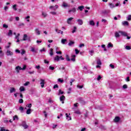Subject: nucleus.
Masks as SVG:
<instances>
[{"label":"nucleus","mask_w":131,"mask_h":131,"mask_svg":"<svg viewBox=\"0 0 131 131\" xmlns=\"http://www.w3.org/2000/svg\"><path fill=\"white\" fill-rule=\"evenodd\" d=\"M79 47V48H82V47H84V44L81 43V44H80Z\"/></svg>","instance_id":"nucleus-64"},{"label":"nucleus","mask_w":131,"mask_h":131,"mask_svg":"<svg viewBox=\"0 0 131 131\" xmlns=\"http://www.w3.org/2000/svg\"><path fill=\"white\" fill-rule=\"evenodd\" d=\"M73 20V17L69 18L67 20L68 24H71V21Z\"/></svg>","instance_id":"nucleus-18"},{"label":"nucleus","mask_w":131,"mask_h":131,"mask_svg":"<svg viewBox=\"0 0 131 131\" xmlns=\"http://www.w3.org/2000/svg\"><path fill=\"white\" fill-rule=\"evenodd\" d=\"M64 94V92L62 91L61 89L59 90L58 94V95H63Z\"/></svg>","instance_id":"nucleus-45"},{"label":"nucleus","mask_w":131,"mask_h":131,"mask_svg":"<svg viewBox=\"0 0 131 131\" xmlns=\"http://www.w3.org/2000/svg\"><path fill=\"white\" fill-rule=\"evenodd\" d=\"M75 53H76V55H78V54H79V50L77 49H76L75 50Z\"/></svg>","instance_id":"nucleus-48"},{"label":"nucleus","mask_w":131,"mask_h":131,"mask_svg":"<svg viewBox=\"0 0 131 131\" xmlns=\"http://www.w3.org/2000/svg\"><path fill=\"white\" fill-rule=\"evenodd\" d=\"M57 81H58V82H60V83H63V82H64V80L61 78H58L57 79Z\"/></svg>","instance_id":"nucleus-39"},{"label":"nucleus","mask_w":131,"mask_h":131,"mask_svg":"<svg viewBox=\"0 0 131 131\" xmlns=\"http://www.w3.org/2000/svg\"><path fill=\"white\" fill-rule=\"evenodd\" d=\"M123 89L124 90H125V89H127V84H124V85H123Z\"/></svg>","instance_id":"nucleus-53"},{"label":"nucleus","mask_w":131,"mask_h":131,"mask_svg":"<svg viewBox=\"0 0 131 131\" xmlns=\"http://www.w3.org/2000/svg\"><path fill=\"white\" fill-rule=\"evenodd\" d=\"M19 90L20 92H24L25 91V88H24V86H20L19 88Z\"/></svg>","instance_id":"nucleus-31"},{"label":"nucleus","mask_w":131,"mask_h":131,"mask_svg":"<svg viewBox=\"0 0 131 131\" xmlns=\"http://www.w3.org/2000/svg\"><path fill=\"white\" fill-rule=\"evenodd\" d=\"M12 9H13L14 11H17V5L15 4L12 6Z\"/></svg>","instance_id":"nucleus-33"},{"label":"nucleus","mask_w":131,"mask_h":131,"mask_svg":"<svg viewBox=\"0 0 131 131\" xmlns=\"http://www.w3.org/2000/svg\"><path fill=\"white\" fill-rule=\"evenodd\" d=\"M19 103H20V104H22V103H23V99H20L19 100Z\"/></svg>","instance_id":"nucleus-63"},{"label":"nucleus","mask_w":131,"mask_h":131,"mask_svg":"<svg viewBox=\"0 0 131 131\" xmlns=\"http://www.w3.org/2000/svg\"><path fill=\"white\" fill-rule=\"evenodd\" d=\"M55 31H56V32H57V33H60L61 32V30H60L58 29H56Z\"/></svg>","instance_id":"nucleus-54"},{"label":"nucleus","mask_w":131,"mask_h":131,"mask_svg":"<svg viewBox=\"0 0 131 131\" xmlns=\"http://www.w3.org/2000/svg\"><path fill=\"white\" fill-rule=\"evenodd\" d=\"M19 110H20V111H21V112H23V111H24V107L20 106L19 108Z\"/></svg>","instance_id":"nucleus-46"},{"label":"nucleus","mask_w":131,"mask_h":131,"mask_svg":"<svg viewBox=\"0 0 131 131\" xmlns=\"http://www.w3.org/2000/svg\"><path fill=\"white\" fill-rule=\"evenodd\" d=\"M35 32L37 35H40V31H39L38 28L35 29Z\"/></svg>","instance_id":"nucleus-9"},{"label":"nucleus","mask_w":131,"mask_h":131,"mask_svg":"<svg viewBox=\"0 0 131 131\" xmlns=\"http://www.w3.org/2000/svg\"><path fill=\"white\" fill-rule=\"evenodd\" d=\"M27 114H30V113H31V109L29 108L27 110L26 112Z\"/></svg>","instance_id":"nucleus-43"},{"label":"nucleus","mask_w":131,"mask_h":131,"mask_svg":"<svg viewBox=\"0 0 131 131\" xmlns=\"http://www.w3.org/2000/svg\"><path fill=\"white\" fill-rule=\"evenodd\" d=\"M14 92H16V89L14 88H12L10 89V93L12 94V93H14Z\"/></svg>","instance_id":"nucleus-21"},{"label":"nucleus","mask_w":131,"mask_h":131,"mask_svg":"<svg viewBox=\"0 0 131 131\" xmlns=\"http://www.w3.org/2000/svg\"><path fill=\"white\" fill-rule=\"evenodd\" d=\"M66 59L67 61H68V62L71 61V59L69 58V56L68 55H66Z\"/></svg>","instance_id":"nucleus-38"},{"label":"nucleus","mask_w":131,"mask_h":131,"mask_svg":"<svg viewBox=\"0 0 131 131\" xmlns=\"http://www.w3.org/2000/svg\"><path fill=\"white\" fill-rule=\"evenodd\" d=\"M59 8L58 5H55V6H51L49 7V9L53 10V11H56L57 9Z\"/></svg>","instance_id":"nucleus-4"},{"label":"nucleus","mask_w":131,"mask_h":131,"mask_svg":"<svg viewBox=\"0 0 131 131\" xmlns=\"http://www.w3.org/2000/svg\"><path fill=\"white\" fill-rule=\"evenodd\" d=\"M50 14H52V15H56L57 14V12L53 11V12H51Z\"/></svg>","instance_id":"nucleus-59"},{"label":"nucleus","mask_w":131,"mask_h":131,"mask_svg":"<svg viewBox=\"0 0 131 131\" xmlns=\"http://www.w3.org/2000/svg\"><path fill=\"white\" fill-rule=\"evenodd\" d=\"M28 39H29V37H28V36H27V34H24L23 40L24 41L28 40Z\"/></svg>","instance_id":"nucleus-13"},{"label":"nucleus","mask_w":131,"mask_h":131,"mask_svg":"<svg viewBox=\"0 0 131 131\" xmlns=\"http://www.w3.org/2000/svg\"><path fill=\"white\" fill-rule=\"evenodd\" d=\"M102 78V77H101L100 75H99L97 77V80L99 81L100 80H101Z\"/></svg>","instance_id":"nucleus-57"},{"label":"nucleus","mask_w":131,"mask_h":131,"mask_svg":"<svg viewBox=\"0 0 131 131\" xmlns=\"http://www.w3.org/2000/svg\"><path fill=\"white\" fill-rule=\"evenodd\" d=\"M107 48H113V44L111 43V42H109L107 45Z\"/></svg>","instance_id":"nucleus-40"},{"label":"nucleus","mask_w":131,"mask_h":131,"mask_svg":"<svg viewBox=\"0 0 131 131\" xmlns=\"http://www.w3.org/2000/svg\"><path fill=\"white\" fill-rule=\"evenodd\" d=\"M8 45L9 46H5V48L6 49H9L10 47H11V42H9L8 43Z\"/></svg>","instance_id":"nucleus-52"},{"label":"nucleus","mask_w":131,"mask_h":131,"mask_svg":"<svg viewBox=\"0 0 131 131\" xmlns=\"http://www.w3.org/2000/svg\"><path fill=\"white\" fill-rule=\"evenodd\" d=\"M89 53L91 56H93L94 55V53H95V51L94 50H91L89 51Z\"/></svg>","instance_id":"nucleus-37"},{"label":"nucleus","mask_w":131,"mask_h":131,"mask_svg":"<svg viewBox=\"0 0 131 131\" xmlns=\"http://www.w3.org/2000/svg\"><path fill=\"white\" fill-rule=\"evenodd\" d=\"M6 54L7 56H13V55H14V53H13V52L10 51V50H7Z\"/></svg>","instance_id":"nucleus-6"},{"label":"nucleus","mask_w":131,"mask_h":131,"mask_svg":"<svg viewBox=\"0 0 131 131\" xmlns=\"http://www.w3.org/2000/svg\"><path fill=\"white\" fill-rule=\"evenodd\" d=\"M76 12V9L73 8L72 9L69 10V13H75Z\"/></svg>","instance_id":"nucleus-16"},{"label":"nucleus","mask_w":131,"mask_h":131,"mask_svg":"<svg viewBox=\"0 0 131 131\" xmlns=\"http://www.w3.org/2000/svg\"><path fill=\"white\" fill-rule=\"evenodd\" d=\"M20 125H21V126H23V127L25 128V129L28 128V125L26 124V121H23L21 122V124Z\"/></svg>","instance_id":"nucleus-2"},{"label":"nucleus","mask_w":131,"mask_h":131,"mask_svg":"<svg viewBox=\"0 0 131 131\" xmlns=\"http://www.w3.org/2000/svg\"><path fill=\"white\" fill-rule=\"evenodd\" d=\"M37 51H38V49H35L34 47H32L31 52H32V53H37Z\"/></svg>","instance_id":"nucleus-8"},{"label":"nucleus","mask_w":131,"mask_h":131,"mask_svg":"<svg viewBox=\"0 0 131 131\" xmlns=\"http://www.w3.org/2000/svg\"><path fill=\"white\" fill-rule=\"evenodd\" d=\"M65 96L62 95L60 97L59 100L61 102L62 104H64V101H65Z\"/></svg>","instance_id":"nucleus-3"},{"label":"nucleus","mask_w":131,"mask_h":131,"mask_svg":"<svg viewBox=\"0 0 131 131\" xmlns=\"http://www.w3.org/2000/svg\"><path fill=\"white\" fill-rule=\"evenodd\" d=\"M67 41V39H61V43L62 45H65V43Z\"/></svg>","instance_id":"nucleus-36"},{"label":"nucleus","mask_w":131,"mask_h":131,"mask_svg":"<svg viewBox=\"0 0 131 131\" xmlns=\"http://www.w3.org/2000/svg\"><path fill=\"white\" fill-rule=\"evenodd\" d=\"M49 69H50V70H55V67H52V66H50V67H49Z\"/></svg>","instance_id":"nucleus-55"},{"label":"nucleus","mask_w":131,"mask_h":131,"mask_svg":"<svg viewBox=\"0 0 131 131\" xmlns=\"http://www.w3.org/2000/svg\"><path fill=\"white\" fill-rule=\"evenodd\" d=\"M54 61H57L58 62V61H60V57L58 55H56V57L54 58Z\"/></svg>","instance_id":"nucleus-22"},{"label":"nucleus","mask_w":131,"mask_h":131,"mask_svg":"<svg viewBox=\"0 0 131 131\" xmlns=\"http://www.w3.org/2000/svg\"><path fill=\"white\" fill-rule=\"evenodd\" d=\"M62 7V8H68V7H69V5H68V4L67 3L63 2Z\"/></svg>","instance_id":"nucleus-14"},{"label":"nucleus","mask_w":131,"mask_h":131,"mask_svg":"<svg viewBox=\"0 0 131 131\" xmlns=\"http://www.w3.org/2000/svg\"><path fill=\"white\" fill-rule=\"evenodd\" d=\"M122 24L123 26H128L129 25L128 21H122Z\"/></svg>","instance_id":"nucleus-15"},{"label":"nucleus","mask_w":131,"mask_h":131,"mask_svg":"<svg viewBox=\"0 0 131 131\" xmlns=\"http://www.w3.org/2000/svg\"><path fill=\"white\" fill-rule=\"evenodd\" d=\"M13 34V31L11 30H9V32L8 33V36H12Z\"/></svg>","instance_id":"nucleus-24"},{"label":"nucleus","mask_w":131,"mask_h":131,"mask_svg":"<svg viewBox=\"0 0 131 131\" xmlns=\"http://www.w3.org/2000/svg\"><path fill=\"white\" fill-rule=\"evenodd\" d=\"M40 84H41V88H43V86H45V80L40 79Z\"/></svg>","instance_id":"nucleus-10"},{"label":"nucleus","mask_w":131,"mask_h":131,"mask_svg":"<svg viewBox=\"0 0 131 131\" xmlns=\"http://www.w3.org/2000/svg\"><path fill=\"white\" fill-rule=\"evenodd\" d=\"M32 106V104L31 103L27 104L26 107H28L29 109H30V108H31V107Z\"/></svg>","instance_id":"nucleus-44"},{"label":"nucleus","mask_w":131,"mask_h":131,"mask_svg":"<svg viewBox=\"0 0 131 131\" xmlns=\"http://www.w3.org/2000/svg\"><path fill=\"white\" fill-rule=\"evenodd\" d=\"M42 16H43V17H44V18H46V17H47V16H48V14H47V13H46V12H42Z\"/></svg>","instance_id":"nucleus-41"},{"label":"nucleus","mask_w":131,"mask_h":131,"mask_svg":"<svg viewBox=\"0 0 131 131\" xmlns=\"http://www.w3.org/2000/svg\"><path fill=\"white\" fill-rule=\"evenodd\" d=\"M76 29H77L76 27H74V29L72 31V33H74V32L76 31Z\"/></svg>","instance_id":"nucleus-50"},{"label":"nucleus","mask_w":131,"mask_h":131,"mask_svg":"<svg viewBox=\"0 0 131 131\" xmlns=\"http://www.w3.org/2000/svg\"><path fill=\"white\" fill-rule=\"evenodd\" d=\"M74 43H75V42H74L72 40H70L68 43V46L69 47H72V46H74Z\"/></svg>","instance_id":"nucleus-11"},{"label":"nucleus","mask_w":131,"mask_h":131,"mask_svg":"<svg viewBox=\"0 0 131 131\" xmlns=\"http://www.w3.org/2000/svg\"><path fill=\"white\" fill-rule=\"evenodd\" d=\"M19 36H20V34H17V35H16V36H15V39H19Z\"/></svg>","instance_id":"nucleus-58"},{"label":"nucleus","mask_w":131,"mask_h":131,"mask_svg":"<svg viewBox=\"0 0 131 131\" xmlns=\"http://www.w3.org/2000/svg\"><path fill=\"white\" fill-rule=\"evenodd\" d=\"M9 27V26H8V25H7L6 24H4V25H3V28H6V29H7V28H8Z\"/></svg>","instance_id":"nucleus-51"},{"label":"nucleus","mask_w":131,"mask_h":131,"mask_svg":"<svg viewBox=\"0 0 131 131\" xmlns=\"http://www.w3.org/2000/svg\"><path fill=\"white\" fill-rule=\"evenodd\" d=\"M120 120V117H116L114 119V121L115 122H119Z\"/></svg>","instance_id":"nucleus-12"},{"label":"nucleus","mask_w":131,"mask_h":131,"mask_svg":"<svg viewBox=\"0 0 131 131\" xmlns=\"http://www.w3.org/2000/svg\"><path fill=\"white\" fill-rule=\"evenodd\" d=\"M79 101H80V103L82 104H84V101H83V99H82V98L79 97Z\"/></svg>","instance_id":"nucleus-29"},{"label":"nucleus","mask_w":131,"mask_h":131,"mask_svg":"<svg viewBox=\"0 0 131 131\" xmlns=\"http://www.w3.org/2000/svg\"><path fill=\"white\" fill-rule=\"evenodd\" d=\"M26 53V51H25V50H23L21 52V55H24V54H25Z\"/></svg>","instance_id":"nucleus-60"},{"label":"nucleus","mask_w":131,"mask_h":131,"mask_svg":"<svg viewBox=\"0 0 131 131\" xmlns=\"http://www.w3.org/2000/svg\"><path fill=\"white\" fill-rule=\"evenodd\" d=\"M13 120H19V118L18 117V116L15 115L14 116H13Z\"/></svg>","instance_id":"nucleus-35"},{"label":"nucleus","mask_w":131,"mask_h":131,"mask_svg":"<svg viewBox=\"0 0 131 131\" xmlns=\"http://www.w3.org/2000/svg\"><path fill=\"white\" fill-rule=\"evenodd\" d=\"M53 49L52 48H51L50 49V52L49 53V55L52 57L54 55V52L53 51Z\"/></svg>","instance_id":"nucleus-17"},{"label":"nucleus","mask_w":131,"mask_h":131,"mask_svg":"<svg viewBox=\"0 0 131 131\" xmlns=\"http://www.w3.org/2000/svg\"><path fill=\"white\" fill-rule=\"evenodd\" d=\"M90 25L92 26H94V25H95V22H94V20H91L90 21Z\"/></svg>","instance_id":"nucleus-42"},{"label":"nucleus","mask_w":131,"mask_h":131,"mask_svg":"<svg viewBox=\"0 0 131 131\" xmlns=\"http://www.w3.org/2000/svg\"><path fill=\"white\" fill-rule=\"evenodd\" d=\"M30 82L29 81H27L24 84L25 86H27L28 84H30Z\"/></svg>","instance_id":"nucleus-47"},{"label":"nucleus","mask_w":131,"mask_h":131,"mask_svg":"<svg viewBox=\"0 0 131 131\" xmlns=\"http://www.w3.org/2000/svg\"><path fill=\"white\" fill-rule=\"evenodd\" d=\"M58 88H59V86L58 85V84H55L53 86V89H58Z\"/></svg>","instance_id":"nucleus-61"},{"label":"nucleus","mask_w":131,"mask_h":131,"mask_svg":"<svg viewBox=\"0 0 131 131\" xmlns=\"http://www.w3.org/2000/svg\"><path fill=\"white\" fill-rule=\"evenodd\" d=\"M25 69H26V65L24 64V65H23L22 70H25Z\"/></svg>","instance_id":"nucleus-62"},{"label":"nucleus","mask_w":131,"mask_h":131,"mask_svg":"<svg viewBox=\"0 0 131 131\" xmlns=\"http://www.w3.org/2000/svg\"><path fill=\"white\" fill-rule=\"evenodd\" d=\"M111 12V10H105L103 11V14H109Z\"/></svg>","instance_id":"nucleus-23"},{"label":"nucleus","mask_w":131,"mask_h":131,"mask_svg":"<svg viewBox=\"0 0 131 131\" xmlns=\"http://www.w3.org/2000/svg\"><path fill=\"white\" fill-rule=\"evenodd\" d=\"M15 69L16 70V72L17 73H19V70H22V68L20 66H17L15 68Z\"/></svg>","instance_id":"nucleus-19"},{"label":"nucleus","mask_w":131,"mask_h":131,"mask_svg":"<svg viewBox=\"0 0 131 131\" xmlns=\"http://www.w3.org/2000/svg\"><path fill=\"white\" fill-rule=\"evenodd\" d=\"M126 20L127 21H131V15H128L126 17Z\"/></svg>","instance_id":"nucleus-32"},{"label":"nucleus","mask_w":131,"mask_h":131,"mask_svg":"<svg viewBox=\"0 0 131 131\" xmlns=\"http://www.w3.org/2000/svg\"><path fill=\"white\" fill-rule=\"evenodd\" d=\"M119 33H120L123 36H127V33L121 31H119Z\"/></svg>","instance_id":"nucleus-5"},{"label":"nucleus","mask_w":131,"mask_h":131,"mask_svg":"<svg viewBox=\"0 0 131 131\" xmlns=\"http://www.w3.org/2000/svg\"><path fill=\"white\" fill-rule=\"evenodd\" d=\"M77 22L78 25H82V24H83V21L82 19H78L77 20Z\"/></svg>","instance_id":"nucleus-7"},{"label":"nucleus","mask_w":131,"mask_h":131,"mask_svg":"<svg viewBox=\"0 0 131 131\" xmlns=\"http://www.w3.org/2000/svg\"><path fill=\"white\" fill-rule=\"evenodd\" d=\"M75 57H76V55H73L72 56L71 61L73 62H75Z\"/></svg>","instance_id":"nucleus-26"},{"label":"nucleus","mask_w":131,"mask_h":131,"mask_svg":"<svg viewBox=\"0 0 131 131\" xmlns=\"http://www.w3.org/2000/svg\"><path fill=\"white\" fill-rule=\"evenodd\" d=\"M96 63L97 64L96 66V68H101V66H100V65H102V61H101V59L99 58H97Z\"/></svg>","instance_id":"nucleus-1"},{"label":"nucleus","mask_w":131,"mask_h":131,"mask_svg":"<svg viewBox=\"0 0 131 131\" xmlns=\"http://www.w3.org/2000/svg\"><path fill=\"white\" fill-rule=\"evenodd\" d=\"M110 67H111V68H112V69H114V68H115L114 65H113L112 64H110Z\"/></svg>","instance_id":"nucleus-56"},{"label":"nucleus","mask_w":131,"mask_h":131,"mask_svg":"<svg viewBox=\"0 0 131 131\" xmlns=\"http://www.w3.org/2000/svg\"><path fill=\"white\" fill-rule=\"evenodd\" d=\"M74 113L75 114H78L79 115H80V114H81V113L80 112V111H79V110H77L75 111Z\"/></svg>","instance_id":"nucleus-27"},{"label":"nucleus","mask_w":131,"mask_h":131,"mask_svg":"<svg viewBox=\"0 0 131 131\" xmlns=\"http://www.w3.org/2000/svg\"><path fill=\"white\" fill-rule=\"evenodd\" d=\"M66 118L67 119V120L69 121V120H71V117L70 116H69V115H68V113L66 114Z\"/></svg>","instance_id":"nucleus-20"},{"label":"nucleus","mask_w":131,"mask_h":131,"mask_svg":"<svg viewBox=\"0 0 131 131\" xmlns=\"http://www.w3.org/2000/svg\"><path fill=\"white\" fill-rule=\"evenodd\" d=\"M115 36L116 38L119 37L120 36V35H119V33H118V32H116L115 33Z\"/></svg>","instance_id":"nucleus-30"},{"label":"nucleus","mask_w":131,"mask_h":131,"mask_svg":"<svg viewBox=\"0 0 131 131\" xmlns=\"http://www.w3.org/2000/svg\"><path fill=\"white\" fill-rule=\"evenodd\" d=\"M100 128H101V129H106V127L101 125L100 126Z\"/></svg>","instance_id":"nucleus-49"},{"label":"nucleus","mask_w":131,"mask_h":131,"mask_svg":"<svg viewBox=\"0 0 131 131\" xmlns=\"http://www.w3.org/2000/svg\"><path fill=\"white\" fill-rule=\"evenodd\" d=\"M78 9L81 11H82V10H83V9H84V6H79L78 7Z\"/></svg>","instance_id":"nucleus-34"},{"label":"nucleus","mask_w":131,"mask_h":131,"mask_svg":"<svg viewBox=\"0 0 131 131\" xmlns=\"http://www.w3.org/2000/svg\"><path fill=\"white\" fill-rule=\"evenodd\" d=\"M108 6H110L111 9H113V8L115 7L114 4H113L112 3H109Z\"/></svg>","instance_id":"nucleus-28"},{"label":"nucleus","mask_w":131,"mask_h":131,"mask_svg":"<svg viewBox=\"0 0 131 131\" xmlns=\"http://www.w3.org/2000/svg\"><path fill=\"white\" fill-rule=\"evenodd\" d=\"M124 48L125 50H127V51L131 50V46H125Z\"/></svg>","instance_id":"nucleus-25"}]
</instances>
